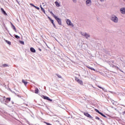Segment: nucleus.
<instances>
[{
  "label": "nucleus",
  "instance_id": "obj_1",
  "mask_svg": "<svg viewBox=\"0 0 125 125\" xmlns=\"http://www.w3.org/2000/svg\"><path fill=\"white\" fill-rule=\"evenodd\" d=\"M110 20H111L112 22H114V23H118L119 21V19H118V17L117 16L113 15L110 17Z\"/></svg>",
  "mask_w": 125,
  "mask_h": 125
},
{
  "label": "nucleus",
  "instance_id": "obj_2",
  "mask_svg": "<svg viewBox=\"0 0 125 125\" xmlns=\"http://www.w3.org/2000/svg\"><path fill=\"white\" fill-rule=\"evenodd\" d=\"M81 34L82 36H83L86 39H88V38H89L90 37V35H89V34L86 33V32H84V33L81 32Z\"/></svg>",
  "mask_w": 125,
  "mask_h": 125
},
{
  "label": "nucleus",
  "instance_id": "obj_3",
  "mask_svg": "<svg viewBox=\"0 0 125 125\" xmlns=\"http://www.w3.org/2000/svg\"><path fill=\"white\" fill-rule=\"evenodd\" d=\"M75 81L79 83V84H81V85H83V81L79 79L77 77H75Z\"/></svg>",
  "mask_w": 125,
  "mask_h": 125
},
{
  "label": "nucleus",
  "instance_id": "obj_4",
  "mask_svg": "<svg viewBox=\"0 0 125 125\" xmlns=\"http://www.w3.org/2000/svg\"><path fill=\"white\" fill-rule=\"evenodd\" d=\"M66 23L68 26H72V27H74V24L72 23V21L69 19L66 20Z\"/></svg>",
  "mask_w": 125,
  "mask_h": 125
},
{
  "label": "nucleus",
  "instance_id": "obj_5",
  "mask_svg": "<svg viewBox=\"0 0 125 125\" xmlns=\"http://www.w3.org/2000/svg\"><path fill=\"white\" fill-rule=\"evenodd\" d=\"M55 19L57 21L59 25H62V21H61V19H59V18L57 17V16L55 18Z\"/></svg>",
  "mask_w": 125,
  "mask_h": 125
},
{
  "label": "nucleus",
  "instance_id": "obj_6",
  "mask_svg": "<svg viewBox=\"0 0 125 125\" xmlns=\"http://www.w3.org/2000/svg\"><path fill=\"white\" fill-rule=\"evenodd\" d=\"M3 101L6 103H9L10 102V100H11V99L10 98H6L5 97H3Z\"/></svg>",
  "mask_w": 125,
  "mask_h": 125
},
{
  "label": "nucleus",
  "instance_id": "obj_7",
  "mask_svg": "<svg viewBox=\"0 0 125 125\" xmlns=\"http://www.w3.org/2000/svg\"><path fill=\"white\" fill-rule=\"evenodd\" d=\"M85 3L87 6H91L92 3L91 0H86Z\"/></svg>",
  "mask_w": 125,
  "mask_h": 125
},
{
  "label": "nucleus",
  "instance_id": "obj_8",
  "mask_svg": "<svg viewBox=\"0 0 125 125\" xmlns=\"http://www.w3.org/2000/svg\"><path fill=\"white\" fill-rule=\"evenodd\" d=\"M95 110L96 112H97V113H98V114H100V115H101L104 118H107V117L105 115H104L103 113H102V112L99 111V110H98V109H95Z\"/></svg>",
  "mask_w": 125,
  "mask_h": 125
},
{
  "label": "nucleus",
  "instance_id": "obj_9",
  "mask_svg": "<svg viewBox=\"0 0 125 125\" xmlns=\"http://www.w3.org/2000/svg\"><path fill=\"white\" fill-rule=\"evenodd\" d=\"M42 98L45 99V100H48V101H52V100L50 99L48 97L46 96H42Z\"/></svg>",
  "mask_w": 125,
  "mask_h": 125
},
{
  "label": "nucleus",
  "instance_id": "obj_10",
  "mask_svg": "<svg viewBox=\"0 0 125 125\" xmlns=\"http://www.w3.org/2000/svg\"><path fill=\"white\" fill-rule=\"evenodd\" d=\"M120 12L122 14H125V8H121L120 9Z\"/></svg>",
  "mask_w": 125,
  "mask_h": 125
},
{
  "label": "nucleus",
  "instance_id": "obj_11",
  "mask_svg": "<svg viewBox=\"0 0 125 125\" xmlns=\"http://www.w3.org/2000/svg\"><path fill=\"white\" fill-rule=\"evenodd\" d=\"M84 116H85L86 117H87V118H89L90 119H91L92 118V117L91 116H90V115L87 113H84Z\"/></svg>",
  "mask_w": 125,
  "mask_h": 125
},
{
  "label": "nucleus",
  "instance_id": "obj_12",
  "mask_svg": "<svg viewBox=\"0 0 125 125\" xmlns=\"http://www.w3.org/2000/svg\"><path fill=\"white\" fill-rule=\"evenodd\" d=\"M30 51L31 52H33V53H35L36 52V49H35V48H33V47H31L30 48Z\"/></svg>",
  "mask_w": 125,
  "mask_h": 125
},
{
  "label": "nucleus",
  "instance_id": "obj_13",
  "mask_svg": "<svg viewBox=\"0 0 125 125\" xmlns=\"http://www.w3.org/2000/svg\"><path fill=\"white\" fill-rule=\"evenodd\" d=\"M1 12H2L3 14H4V15H7V14H6V12H5V11H4L3 8H1Z\"/></svg>",
  "mask_w": 125,
  "mask_h": 125
},
{
  "label": "nucleus",
  "instance_id": "obj_14",
  "mask_svg": "<svg viewBox=\"0 0 125 125\" xmlns=\"http://www.w3.org/2000/svg\"><path fill=\"white\" fill-rule=\"evenodd\" d=\"M48 18L49 20L50 21V22L52 23V24H54V21L53 20L51 19V18H50V17H48Z\"/></svg>",
  "mask_w": 125,
  "mask_h": 125
},
{
  "label": "nucleus",
  "instance_id": "obj_15",
  "mask_svg": "<svg viewBox=\"0 0 125 125\" xmlns=\"http://www.w3.org/2000/svg\"><path fill=\"white\" fill-rule=\"evenodd\" d=\"M1 68H5L6 67H8V64H3L1 66Z\"/></svg>",
  "mask_w": 125,
  "mask_h": 125
},
{
  "label": "nucleus",
  "instance_id": "obj_16",
  "mask_svg": "<svg viewBox=\"0 0 125 125\" xmlns=\"http://www.w3.org/2000/svg\"><path fill=\"white\" fill-rule=\"evenodd\" d=\"M55 4H56V6H57L58 7H59V6H60V4H59V3L57 1L55 2Z\"/></svg>",
  "mask_w": 125,
  "mask_h": 125
},
{
  "label": "nucleus",
  "instance_id": "obj_17",
  "mask_svg": "<svg viewBox=\"0 0 125 125\" xmlns=\"http://www.w3.org/2000/svg\"><path fill=\"white\" fill-rule=\"evenodd\" d=\"M11 25H12L13 30H14V31H15L16 32H17V31H16V28L15 27V26H14V25H13V24H12V23H11Z\"/></svg>",
  "mask_w": 125,
  "mask_h": 125
},
{
  "label": "nucleus",
  "instance_id": "obj_18",
  "mask_svg": "<svg viewBox=\"0 0 125 125\" xmlns=\"http://www.w3.org/2000/svg\"><path fill=\"white\" fill-rule=\"evenodd\" d=\"M14 37L16 38V39H17V40H20V37L18 36V35H14Z\"/></svg>",
  "mask_w": 125,
  "mask_h": 125
},
{
  "label": "nucleus",
  "instance_id": "obj_19",
  "mask_svg": "<svg viewBox=\"0 0 125 125\" xmlns=\"http://www.w3.org/2000/svg\"><path fill=\"white\" fill-rule=\"evenodd\" d=\"M35 93L38 94L39 93V89L38 88H36L35 90Z\"/></svg>",
  "mask_w": 125,
  "mask_h": 125
},
{
  "label": "nucleus",
  "instance_id": "obj_20",
  "mask_svg": "<svg viewBox=\"0 0 125 125\" xmlns=\"http://www.w3.org/2000/svg\"><path fill=\"white\" fill-rule=\"evenodd\" d=\"M22 83H24V85H27V84L28 83L27 82H26L25 80H22Z\"/></svg>",
  "mask_w": 125,
  "mask_h": 125
},
{
  "label": "nucleus",
  "instance_id": "obj_21",
  "mask_svg": "<svg viewBox=\"0 0 125 125\" xmlns=\"http://www.w3.org/2000/svg\"><path fill=\"white\" fill-rule=\"evenodd\" d=\"M50 14H51L52 16H53L54 18H55L57 17L56 16H55V15H54V14H53V13L52 11L50 12Z\"/></svg>",
  "mask_w": 125,
  "mask_h": 125
},
{
  "label": "nucleus",
  "instance_id": "obj_22",
  "mask_svg": "<svg viewBox=\"0 0 125 125\" xmlns=\"http://www.w3.org/2000/svg\"><path fill=\"white\" fill-rule=\"evenodd\" d=\"M95 119L96 120H98V121H100V122H102V120L100 119V118L98 117V116H96Z\"/></svg>",
  "mask_w": 125,
  "mask_h": 125
},
{
  "label": "nucleus",
  "instance_id": "obj_23",
  "mask_svg": "<svg viewBox=\"0 0 125 125\" xmlns=\"http://www.w3.org/2000/svg\"><path fill=\"white\" fill-rule=\"evenodd\" d=\"M41 10L43 11V13L45 14V10H44V9H43V8H42V5H41Z\"/></svg>",
  "mask_w": 125,
  "mask_h": 125
},
{
  "label": "nucleus",
  "instance_id": "obj_24",
  "mask_svg": "<svg viewBox=\"0 0 125 125\" xmlns=\"http://www.w3.org/2000/svg\"><path fill=\"white\" fill-rule=\"evenodd\" d=\"M114 67L116 69H117V70H119L121 72H123V71H122V70H121L119 67L116 66H114Z\"/></svg>",
  "mask_w": 125,
  "mask_h": 125
},
{
  "label": "nucleus",
  "instance_id": "obj_25",
  "mask_svg": "<svg viewBox=\"0 0 125 125\" xmlns=\"http://www.w3.org/2000/svg\"><path fill=\"white\" fill-rule=\"evenodd\" d=\"M56 75H57V76L60 79H62V76H61V75L58 74H56Z\"/></svg>",
  "mask_w": 125,
  "mask_h": 125
},
{
  "label": "nucleus",
  "instance_id": "obj_26",
  "mask_svg": "<svg viewBox=\"0 0 125 125\" xmlns=\"http://www.w3.org/2000/svg\"><path fill=\"white\" fill-rule=\"evenodd\" d=\"M6 42H7V43H8V44H9V45H10L11 44V42L7 41V40H6Z\"/></svg>",
  "mask_w": 125,
  "mask_h": 125
},
{
  "label": "nucleus",
  "instance_id": "obj_27",
  "mask_svg": "<svg viewBox=\"0 0 125 125\" xmlns=\"http://www.w3.org/2000/svg\"><path fill=\"white\" fill-rule=\"evenodd\" d=\"M98 87H99V88H101V89H102L104 91L105 90V89L104 88H103L102 87H101L99 85L98 86Z\"/></svg>",
  "mask_w": 125,
  "mask_h": 125
},
{
  "label": "nucleus",
  "instance_id": "obj_28",
  "mask_svg": "<svg viewBox=\"0 0 125 125\" xmlns=\"http://www.w3.org/2000/svg\"><path fill=\"white\" fill-rule=\"evenodd\" d=\"M19 42H20V43H21V44H24L23 41H20Z\"/></svg>",
  "mask_w": 125,
  "mask_h": 125
},
{
  "label": "nucleus",
  "instance_id": "obj_29",
  "mask_svg": "<svg viewBox=\"0 0 125 125\" xmlns=\"http://www.w3.org/2000/svg\"><path fill=\"white\" fill-rule=\"evenodd\" d=\"M35 8H36V9H38V10H40V7H38V6H34Z\"/></svg>",
  "mask_w": 125,
  "mask_h": 125
},
{
  "label": "nucleus",
  "instance_id": "obj_30",
  "mask_svg": "<svg viewBox=\"0 0 125 125\" xmlns=\"http://www.w3.org/2000/svg\"><path fill=\"white\" fill-rule=\"evenodd\" d=\"M30 5H31V6H33V7H35V5H34V4H32V3H30Z\"/></svg>",
  "mask_w": 125,
  "mask_h": 125
},
{
  "label": "nucleus",
  "instance_id": "obj_31",
  "mask_svg": "<svg viewBox=\"0 0 125 125\" xmlns=\"http://www.w3.org/2000/svg\"><path fill=\"white\" fill-rule=\"evenodd\" d=\"M90 70H93V71H95V69L92 67H91V68H90Z\"/></svg>",
  "mask_w": 125,
  "mask_h": 125
},
{
  "label": "nucleus",
  "instance_id": "obj_32",
  "mask_svg": "<svg viewBox=\"0 0 125 125\" xmlns=\"http://www.w3.org/2000/svg\"><path fill=\"white\" fill-rule=\"evenodd\" d=\"M106 0H100V1H101V2H104V1H105Z\"/></svg>",
  "mask_w": 125,
  "mask_h": 125
},
{
  "label": "nucleus",
  "instance_id": "obj_33",
  "mask_svg": "<svg viewBox=\"0 0 125 125\" xmlns=\"http://www.w3.org/2000/svg\"><path fill=\"white\" fill-rule=\"evenodd\" d=\"M73 2H74L75 3H76V2H77V0H72Z\"/></svg>",
  "mask_w": 125,
  "mask_h": 125
},
{
  "label": "nucleus",
  "instance_id": "obj_34",
  "mask_svg": "<svg viewBox=\"0 0 125 125\" xmlns=\"http://www.w3.org/2000/svg\"><path fill=\"white\" fill-rule=\"evenodd\" d=\"M53 27H54L55 28H56V26L54 23H53Z\"/></svg>",
  "mask_w": 125,
  "mask_h": 125
},
{
  "label": "nucleus",
  "instance_id": "obj_35",
  "mask_svg": "<svg viewBox=\"0 0 125 125\" xmlns=\"http://www.w3.org/2000/svg\"><path fill=\"white\" fill-rule=\"evenodd\" d=\"M87 68H88V69H90L91 68V67L89 66H87Z\"/></svg>",
  "mask_w": 125,
  "mask_h": 125
},
{
  "label": "nucleus",
  "instance_id": "obj_36",
  "mask_svg": "<svg viewBox=\"0 0 125 125\" xmlns=\"http://www.w3.org/2000/svg\"><path fill=\"white\" fill-rule=\"evenodd\" d=\"M122 113H123V115H125V111H123V112H122Z\"/></svg>",
  "mask_w": 125,
  "mask_h": 125
},
{
  "label": "nucleus",
  "instance_id": "obj_37",
  "mask_svg": "<svg viewBox=\"0 0 125 125\" xmlns=\"http://www.w3.org/2000/svg\"><path fill=\"white\" fill-rule=\"evenodd\" d=\"M39 50H40V51H42V50L41 48H39Z\"/></svg>",
  "mask_w": 125,
  "mask_h": 125
},
{
  "label": "nucleus",
  "instance_id": "obj_38",
  "mask_svg": "<svg viewBox=\"0 0 125 125\" xmlns=\"http://www.w3.org/2000/svg\"><path fill=\"white\" fill-rule=\"evenodd\" d=\"M16 0L17 1L18 3H19V2H18V0Z\"/></svg>",
  "mask_w": 125,
  "mask_h": 125
},
{
  "label": "nucleus",
  "instance_id": "obj_39",
  "mask_svg": "<svg viewBox=\"0 0 125 125\" xmlns=\"http://www.w3.org/2000/svg\"><path fill=\"white\" fill-rule=\"evenodd\" d=\"M45 44H46V46L48 47V46H47V44L45 43Z\"/></svg>",
  "mask_w": 125,
  "mask_h": 125
}]
</instances>
